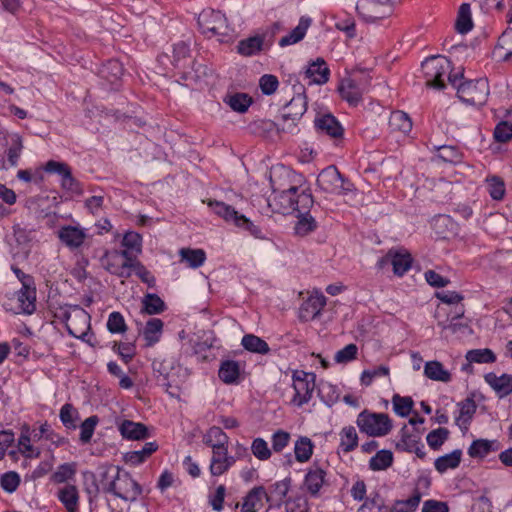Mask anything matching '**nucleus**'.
<instances>
[{
	"instance_id": "obj_1",
	"label": "nucleus",
	"mask_w": 512,
	"mask_h": 512,
	"mask_svg": "<svg viewBox=\"0 0 512 512\" xmlns=\"http://www.w3.org/2000/svg\"><path fill=\"white\" fill-rule=\"evenodd\" d=\"M280 176L288 175L289 171L284 168L275 169L271 173L270 182L273 189V195L269 199V206L274 211L282 214H289L297 211L307 212L313 206V198L305 190L299 191L296 186H288L279 183L276 179Z\"/></svg>"
},
{
	"instance_id": "obj_2",
	"label": "nucleus",
	"mask_w": 512,
	"mask_h": 512,
	"mask_svg": "<svg viewBox=\"0 0 512 512\" xmlns=\"http://www.w3.org/2000/svg\"><path fill=\"white\" fill-rule=\"evenodd\" d=\"M102 489L106 493L126 501L134 502L142 494V487L132 476L119 467H109L101 473Z\"/></svg>"
},
{
	"instance_id": "obj_3",
	"label": "nucleus",
	"mask_w": 512,
	"mask_h": 512,
	"mask_svg": "<svg viewBox=\"0 0 512 512\" xmlns=\"http://www.w3.org/2000/svg\"><path fill=\"white\" fill-rule=\"evenodd\" d=\"M451 70V62L441 55L427 58L422 63L426 86L438 90L445 87V79H448L452 86H456L458 75H452Z\"/></svg>"
},
{
	"instance_id": "obj_4",
	"label": "nucleus",
	"mask_w": 512,
	"mask_h": 512,
	"mask_svg": "<svg viewBox=\"0 0 512 512\" xmlns=\"http://www.w3.org/2000/svg\"><path fill=\"white\" fill-rule=\"evenodd\" d=\"M457 95L459 99L470 105H483L489 95V86L487 79L464 81L458 84L456 82Z\"/></svg>"
},
{
	"instance_id": "obj_5",
	"label": "nucleus",
	"mask_w": 512,
	"mask_h": 512,
	"mask_svg": "<svg viewBox=\"0 0 512 512\" xmlns=\"http://www.w3.org/2000/svg\"><path fill=\"white\" fill-rule=\"evenodd\" d=\"M317 185L324 192L338 195H346L353 189V185L333 165L320 172L317 178Z\"/></svg>"
},
{
	"instance_id": "obj_6",
	"label": "nucleus",
	"mask_w": 512,
	"mask_h": 512,
	"mask_svg": "<svg viewBox=\"0 0 512 512\" xmlns=\"http://www.w3.org/2000/svg\"><path fill=\"white\" fill-rule=\"evenodd\" d=\"M370 81L366 75L354 74L341 80L338 90L350 105L356 106L367 92Z\"/></svg>"
},
{
	"instance_id": "obj_7",
	"label": "nucleus",
	"mask_w": 512,
	"mask_h": 512,
	"mask_svg": "<svg viewBox=\"0 0 512 512\" xmlns=\"http://www.w3.org/2000/svg\"><path fill=\"white\" fill-rule=\"evenodd\" d=\"M357 425L361 432L370 436H384L392 428L391 421L387 414L369 413L363 411L358 415Z\"/></svg>"
},
{
	"instance_id": "obj_8",
	"label": "nucleus",
	"mask_w": 512,
	"mask_h": 512,
	"mask_svg": "<svg viewBox=\"0 0 512 512\" xmlns=\"http://www.w3.org/2000/svg\"><path fill=\"white\" fill-rule=\"evenodd\" d=\"M358 15L366 22H376L389 17L393 11L392 0H358Z\"/></svg>"
},
{
	"instance_id": "obj_9",
	"label": "nucleus",
	"mask_w": 512,
	"mask_h": 512,
	"mask_svg": "<svg viewBox=\"0 0 512 512\" xmlns=\"http://www.w3.org/2000/svg\"><path fill=\"white\" fill-rule=\"evenodd\" d=\"M315 379L316 376L314 373H308L302 370L293 372L292 385L295 391L294 397L291 400L293 405L301 407L311 400L315 389Z\"/></svg>"
},
{
	"instance_id": "obj_10",
	"label": "nucleus",
	"mask_w": 512,
	"mask_h": 512,
	"mask_svg": "<svg viewBox=\"0 0 512 512\" xmlns=\"http://www.w3.org/2000/svg\"><path fill=\"white\" fill-rule=\"evenodd\" d=\"M208 205L215 214L223 218L226 222L232 223L237 227L244 228L256 235L258 228L243 214H240L232 206L219 201H209Z\"/></svg>"
},
{
	"instance_id": "obj_11",
	"label": "nucleus",
	"mask_w": 512,
	"mask_h": 512,
	"mask_svg": "<svg viewBox=\"0 0 512 512\" xmlns=\"http://www.w3.org/2000/svg\"><path fill=\"white\" fill-rule=\"evenodd\" d=\"M198 25L203 34L211 37L227 34L225 16L220 11L204 10L198 16Z\"/></svg>"
},
{
	"instance_id": "obj_12",
	"label": "nucleus",
	"mask_w": 512,
	"mask_h": 512,
	"mask_svg": "<svg viewBox=\"0 0 512 512\" xmlns=\"http://www.w3.org/2000/svg\"><path fill=\"white\" fill-rule=\"evenodd\" d=\"M66 327L70 335L84 339L90 329V316L83 309H74L67 315Z\"/></svg>"
},
{
	"instance_id": "obj_13",
	"label": "nucleus",
	"mask_w": 512,
	"mask_h": 512,
	"mask_svg": "<svg viewBox=\"0 0 512 512\" xmlns=\"http://www.w3.org/2000/svg\"><path fill=\"white\" fill-rule=\"evenodd\" d=\"M57 236L61 243L68 247L70 250L79 249L88 238L86 230L79 225L62 226L58 230Z\"/></svg>"
},
{
	"instance_id": "obj_14",
	"label": "nucleus",
	"mask_w": 512,
	"mask_h": 512,
	"mask_svg": "<svg viewBox=\"0 0 512 512\" xmlns=\"http://www.w3.org/2000/svg\"><path fill=\"white\" fill-rule=\"evenodd\" d=\"M101 264L108 272L118 277L129 278L131 276L132 272L127 266L129 262L122 259L118 250L106 251L101 257Z\"/></svg>"
},
{
	"instance_id": "obj_15",
	"label": "nucleus",
	"mask_w": 512,
	"mask_h": 512,
	"mask_svg": "<svg viewBox=\"0 0 512 512\" xmlns=\"http://www.w3.org/2000/svg\"><path fill=\"white\" fill-rule=\"evenodd\" d=\"M326 305V297L315 292L311 294L301 305L299 309V318L302 321H310L318 317Z\"/></svg>"
},
{
	"instance_id": "obj_16",
	"label": "nucleus",
	"mask_w": 512,
	"mask_h": 512,
	"mask_svg": "<svg viewBox=\"0 0 512 512\" xmlns=\"http://www.w3.org/2000/svg\"><path fill=\"white\" fill-rule=\"evenodd\" d=\"M236 459L234 456H230L228 453V446L222 449L212 450V457L210 463V473L213 476H220L227 472L231 466L235 463Z\"/></svg>"
},
{
	"instance_id": "obj_17",
	"label": "nucleus",
	"mask_w": 512,
	"mask_h": 512,
	"mask_svg": "<svg viewBox=\"0 0 512 512\" xmlns=\"http://www.w3.org/2000/svg\"><path fill=\"white\" fill-rule=\"evenodd\" d=\"M411 263L412 259L409 254L389 251L386 256L379 260L378 265L382 268L385 265L391 264L394 274L402 276L410 269Z\"/></svg>"
},
{
	"instance_id": "obj_18",
	"label": "nucleus",
	"mask_w": 512,
	"mask_h": 512,
	"mask_svg": "<svg viewBox=\"0 0 512 512\" xmlns=\"http://www.w3.org/2000/svg\"><path fill=\"white\" fill-rule=\"evenodd\" d=\"M286 108L288 112L283 116L285 121L287 119H291L293 121L299 119L306 112L307 100L302 86L299 87V91L290 100Z\"/></svg>"
},
{
	"instance_id": "obj_19",
	"label": "nucleus",
	"mask_w": 512,
	"mask_h": 512,
	"mask_svg": "<svg viewBox=\"0 0 512 512\" xmlns=\"http://www.w3.org/2000/svg\"><path fill=\"white\" fill-rule=\"evenodd\" d=\"M316 128L332 138H340L343 128L338 120L331 114H325L315 119Z\"/></svg>"
},
{
	"instance_id": "obj_20",
	"label": "nucleus",
	"mask_w": 512,
	"mask_h": 512,
	"mask_svg": "<svg viewBox=\"0 0 512 512\" xmlns=\"http://www.w3.org/2000/svg\"><path fill=\"white\" fill-rule=\"evenodd\" d=\"M485 380L501 398L512 393V374L497 376L495 373H488Z\"/></svg>"
},
{
	"instance_id": "obj_21",
	"label": "nucleus",
	"mask_w": 512,
	"mask_h": 512,
	"mask_svg": "<svg viewBox=\"0 0 512 512\" xmlns=\"http://www.w3.org/2000/svg\"><path fill=\"white\" fill-rule=\"evenodd\" d=\"M312 20L309 17H301L298 25L286 36L279 40V46L286 47L300 42L306 35Z\"/></svg>"
},
{
	"instance_id": "obj_22",
	"label": "nucleus",
	"mask_w": 512,
	"mask_h": 512,
	"mask_svg": "<svg viewBox=\"0 0 512 512\" xmlns=\"http://www.w3.org/2000/svg\"><path fill=\"white\" fill-rule=\"evenodd\" d=\"M35 290L31 289L26 283L17 292L18 310L16 313L31 314L35 310Z\"/></svg>"
},
{
	"instance_id": "obj_23",
	"label": "nucleus",
	"mask_w": 512,
	"mask_h": 512,
	"mask_svg": "<svg viewBox=\"0 0 512 512\" xmlns=\"http://www.w3.org/2000/svg\"><path fill=\"white\" fill-rule=\"evenodd\" d=\"M264 45V36L255 35L238 42L237 52L245 57H250L260 53Z\"/></svg>"
},
{
	"instance_id": "obj_24",
	"label": "nucleus",
	"mask_w": 512,
	"mask_h": 512,
	"mask_svg": "<svg viewBox=\"0 0 512 512\" xmlns=\"http://www.w3.org/2000/svg\"><path fill=\"white\" fill-rule=\"evenodd\" d=\"M265 490L263 487H254L244 497V501L241 504V512H256L262 506V498L265 496ZM240 504L237 503L236 507Z\"/></svg>"
},
{
	"instance_id": "obj_25",
	"label": "nucleus",
	"mask_w": 512,
	"mask_h": 512,
	"mask_svg": "<svg viewBox=\"0 0 512 512\" xmlns=\"http://www.w3.org/2000/svg\"><path fill=\"white\" fill-rule=\"evenodd\" d=\"M329 74V68L322 58H318L305 71L306 77L316 84H325L329 79Z\"/></svg>"
},
{
	"instance_id": "obj_26",
	"label": "nucleus",
	"mask_w": 512,
	"mask_h": 512,
	"mask_svg": "<svg viewBox=\"0 0 512 512\" xmlns=\"http://www.w3.org/2000/svg\"><path fill=\"white\" fill-rule=\"evenodd\" d=\"M120 433L124 438L131 440H141L148 436L147 427L142 423H136L125 420L119 427Z\"/></svg>"
},
{
	"instance_id": "obj_27",
	"label": "nucleus",
	"mask_w": 512,
	"mask_h": 512,
	"mask_svg": "<svg viewBox=\"0 0 512 512\" xmlns=\"http://www.w3.org/2000/svg\"><path fill=\"white\" fill-rule=\"evenodd\" d=\"M228 440V436L217 426L209 428L203 436V443L211 447L212 450L227 447Z\"/></svg>"
},
{
	"instance_id": "obj_28",
	"label": "nucleus",
	"mask_w": 512,
	"mask_h": 512,
	"mask_svg": "<svg viewBox=\"0 0 512 512\" xmlns=\"http://www.w3.org/2000/svg\"><path fill=\"white\" fill-rule=\"evenodd\" d=\"M498 449L499 444L495 440L477 439L468 448V454L472 458H484L490 452Z\"/></svg>"
},
{
	"instance_id": "obj_29",
	"label": "nucleus",
	"mask_w": 512,
	"mask_h": 512,
	"mask_svg": "<svg viewBox=\"0 0 512 512\" xmlns=\"http://www.w3.org/2000/svg\"><path fill=\"white\" fill-rule=\"evenodd\" d=\"M58 498L67 512H78L79 494L76 486L66 485L58 491Z\"/></svg>"
},
{
	"instance_id": "obj_30",
	"label": "nucleus",
	"mask_w": 512,
	"mask_h": 512,
	"mask_svg": "<svg viewBox=\"0 0 512 512\" xmlns=\"http://www.w3.org/2000/svg\"><path fill=\"white\" fill-rule=\"evenodd\" d=\"M493 55L502 61H507L512 57V29L506 30L499 37Z\"/></svg>"
},
{
	"instance_id": "obj_31",
	"label": "nucleus",
	"mask_w": 512,
	"mask_h": 512,
	"mask_svg": "<svg viewBox=\"0 0 512 512\" xmlns=\"http://www.w3.org/2000/svg\"><path fill=\"white\" fill-rule=\"evenodd\" d=\"M325 475V471L318 466H313L308 470L304 484L312 495H316L319 492L324 483Z\"/></svg>"
},
{
	"instance_id": "obj_32",
	"label": "nucleus",
	"mask_w": 512,
	"mask_h": 512,
	"mask_svg": "<svg viewBox=\"0 0 512 512\" xmlns=\"http://www.w3.org/2000/svg\"><path fill=\"white\" fill-rule=\"evenodd\" d=\"M424 374L427 378L434 381L447 383L451 380L450 372L446 370L439 361L426 362L424 366Z\"/></svg>"
},
{
	"instance_id": "obj_33",
	"label": "nucleus",
	"mask_w": 512,
	"mask_h": 512,
	"mask_svg": "<svg viewBox=\"0 0 512 512\" xmlns=\"http://www.w3.org/2000/svg\"><path fill=\"white\" fill-rule=\"evenodd\" d=\"M462 458V451L456 449L449 454L438 457L435 460V469L439 473H445L448 469H455L459 466Z\"/></svg>"
},
{
	"instance_id": "obj_34",
	"label": "nucleus",
	"mask_w": 512,
	"mask_h": 512,
	"mask_svg": "<svg viewBox=\"0 0 512 512\" xmlns=\"http://www.w3.org/2000/svg\"><path fill=\"white\" fill-rule=\"evenodd\" d=\"M142 312L148 315L160 314L166 310L164 301L154 293H147L142 298Z\"/></svg>"
},
{
	"instance_id": "obj_35",
	"label": "nucleus",
	"mask_w": 512,
	"mask_h": 512,
	"mask_svg": "<svg viewBox=\"0 0 512 512\" xmlns=\"http://www.w3.org/2000/svg\"><path fill=\"white\" fill-rule=\"evenodd\" d=\"M163 331V321L158 318H151L146 323L143 336L148 346L156 344L161 337Z\"/></svg>"
},
{
	"instance_id": "obj_36",
	"label": "nucleus",
	"mask_w": 512,
	"mask_h": 512,
	"mask_svg": "<svg viewBox=\"0 0 512 512\" xmlns=\"http://www.w3.org/2000/svg\"><path fill=\"white\" fill-rule=\"evenodd\" d=\"M158 449V445L156 442H147L143 446L141 450H135L127 452L124 456L126 463L131 465H139L142 463L147 457H149L153 452Z\"/></svg>"
},
{
	"instance_id": "obj_37",
	"label": "nucleus",
	"mask_w": 512,
	"mask_h": 512,
	"mask_svg": "<svg viewBox=\"0 0 512 512\" xmlns=\"http://www.w3.org/2000/svg\"><path fill=\"white\" fill-rule=\"evenodd\" d=\"M389 127L392 131H399L404 134L412 129V121L407 113L403 111H394L389 118Z\"/></svg>"
},
{
	"instance_id": "obj_38",
	"label": "nucleus",
	"mask_w": 512,
	"mask_h": 512,
	"mask_svg": "<svg viewBox=\"0 0 512 512\" xmlns=\"http://www.w3.org/2000/svg\"><path fill=\"white\" fill-rule=\"evenodd\" d=\"M224 102L235 112L244 113L252 104V98L245 93L227 95Z\"/></svg>"
},
{
	"instance_id": "obj_39",
	"label": "nucleus",
	"mask_w": 512,
	"mask_h": 512,
	"mask_svg": "<svg viewBox=\"0 0 512 512\" xmlns=\"http://www.w3.org/2000/svg\"><path fill=\"white\" fill-rule=\"evenodd\" d=\"M308 210L307 212L304 211H297V218L298 221L295 225V232L297 235L305 236L316 229V221L315 219L309 214Z\"/></svg>"
},
{
	"instance_id": "obj_40",
	"label": "nucleus",
	"mask_w": 512,
	"mask_h": 512,
	"mask_svg": "<svg viewBox=\"0 0 512 512\" xmlns=\"http://www.w3.org/2000/svg\"><path fill=\"white\" fill-rule=\"evenodd\" d=\"M99 73L102 78L114 83L123 75V66L118 60L112 59L102 66Z\"/></svg>"
},
{
	"instance_id": "obj_41",
	"label": "nucleus",
	"mask_w": 512,
	"mask_h": 512,
	"mask_svg": "<svg viewBox=\"0 0 512 512\" xmlns=\"http://www.w3.org/2000/svg\"><path fill=\"white\" fill-rule=\"evenodd\" d=\"M476 412V404L474 400L467 398L459 403V416L456 419L457 424L460 427L467 428L470 420Z\"/></svg>"
},
{
	"instance_id": "obj_42",
	"label": "nucleus",
	"mask_w": 512,
	"mask_h": 512,
	"mask_svg": "<svg viewBox=\"0 0 512 512\" xmlns=\"http://www.w3.org/2000/svg\"><path fill=\"white\" fill-rule=\"evenodd\" d=\"M393 463V453L390 450L378 451L369 461V468L373 471L388 469Z\"/></svg>"
},
{
	"instance_id": "obj_43",
	"label": "nucleus",
	"mask_w": 512,
	"mask_h": 512,
	"mask_svg": "<svg viewBox=\"0 0 512 512\" xmlns=\"http://www.w3.org/2000/svg\"><path fill=\"white\" fill-rule=\"evenodd\" d=\"M241 344L243 347L253 353L267 354L269 352L268 344L260 337L247 334L242 338Z\"/></svg>"
},
{
	"instance_id": "obj_44",
	"label": "nucleus",
	"mask_w": 512,
	"mask_h": 512,
	"mask_svg": "<svg viewBox=\"0 0 512 512\" xmlns=\"http://www.w3.org/2000/svg\"><path fill=\"white\" fill-rule=\"evenodd\" d=\"M487 191L492 199L502 200L505 195L504 180L496 175H490L485 180Z\"/></svg>"
},
{
	"instance_id": "obj_45",
	"label": "nucleus",
	"mask_w": 512,
	"mask_h": 512,
	"mask_svg": "<svg viewBox=\"0 0 512 512\" xmlns=\"http://www.w3.org/2000/svg\"><path fill=\"white\" fill-rule=\"evenodd\" d=\"M473 27L472 19H471V12H470V6L467 3H464L460 6L458 17L456 21V30L461 33L465 34L469 32Z\"/></svg>"
},
{
	"instance_id": "obj_46",
	"label": "nucleus",
	"mask_w": 512,
	"mask_h": 512,
	"mask_svg": "<svg viewBox=\"0 0 512 512\" xmlns=\"http://www.w3.org/2000/svg\"><path fill=\"white\" fill-rule=\"evenodd\" d=\"M295 458L299 462L308 461L313 453V443L307 437H301L295 443L294 447Z\"/></svg>"
},
{
	"instance_id": "obj_47",
	"label": "nucleus",
	"mask_w": 512,
	"mask_h": 512,
	"mask_svg": "<svg viewBox=\"0 0 512 512\" xmlns=\"http://www.w3.org/2000/svg\"><path fill=\"white\" fill-rule=\"evenodd\" d=\"M180 256L182 260L188 262L191 268L202 266L206 259V254L202 249L183 248L180 250Z\"/></svg>"
},
{
	"instance_id": "obj_48",
	"label": "nucleus",
	"mask_w": 512,
	"mask_h": 512,
	"mask_svg": "<svg viewBox=\"0 0 512 512\" xmlns=\"http://www.w3.org/2000/svg\"><path fill=\"white\" fill-rule=\"evenodd\" d=\"M60 420L68 429H75L79 420V413L72 404L66 403L60 410Z\"/></svg>"
},
{
	"instance_id": "obj_49",
	"label": "nucleus",
	"mask_w": 512,
	"mask_h": 512,
	"mask_svg": "<svg viewBox=\"0 0 512 512\" xmlns=\"http://www.w3.org/2000/svg\"><path fill=\"white\" fill-rule=\"evenodd\" d=\"M239 376V366L234 361L222 363L219 369V378L225 383H233Z\"/></svg>"
},
{
	"instance_id": "obj_50",
	"label": "nucleus",
	"mask_w": 512,
	"mask_h": 512,
	"mask_svg": "<svg viewBox=\"0 0 512 512\" xmlns=\"http://www.w3.org/2000/svg\"><path fill=\"white\" fill-rule=\"evenodd\" d=\"M341 447L344 452H350L354 450L358 445V436L356 429L352 426L346 427L342 430L341 434Z\"/></svg>"
},
{
	"instance_id": "obj_51",
	"label": "nucleus",
	"mask_w": 512,
	"mask_h": 512,
	"mask_svg": "<svg viewBox=\"0 0 512 512\" xmlns=\"http://www.w3.org/2000/svg\"><path fill=\"white\" fill-rule=\"evenodd\" d=\"M466 359L469 362L493 363L496 360V356L493 351L488 348L473 349L467 352Z\"/></svg>"
},
{
	"instance_id": "obj_52",
	"label": "nucleus",
	"mask_w": 512,
	"mask_h": 512,
	"mask_svg": "<svg viewBox=\"0 0 512 512\" xmlns=\"http://www.w3.org/2000/svg\"><path fill=\"white\" fill-rule=\"evenodd\" d=\"M76 473L75 463H65L60 465L53 473L52 479L55 483H64L73 478Z\"/></svg>"
},
{
	"instance_id": "obj_53",
	"label": "nucleus",
	"mask_w": 512,
	"mask_h": 512,
	"mask_svg": "<svg viewBox=\"0 0 512 512\" xmlns=\"http://www.w3.org/2000/svg\"><path fill=\"white\" fill-rule=\"evenodd\" d=\"M392 403L395 413L401 417L408 416L413 407V400L410 397H401L400 395H394Z\"/></svg>"
},
{
	"instance_id": "obj_54",
	"label": "nucleus",
	"mask_w": 512,
	"mask_h": 512,
	"mask_svg": "<svg viewBox=\"0 0 512 512\" xmlns=\"http://www.w3.org/2000/svg\"><path fill=\"white\" fill-rule=\"evenodd\" d=\"M28 432V429L22 432L19 438V450L25 457L36 458L40 455V451L30 444L32 438L28 435Z\"/></svg>"
},
{
	"instance_id": "obj_55",
	"label": "nucleus",
	"mask_w": 512,
	"mask_h": 512,
	"mask_svg": "<svg viewBox=\"0 0 512 512\" xmlns=\"http://www.w3.org/2000/svg\"><path fill=\"white\" fill-rule=\"evenodd\" d=\"M98 417L97 416H90L87 419L84 420V422L80 426V441L83 444L89 443L96 425L98 424Z\"/></svg>"
},
{
	"instance_id": "obj_56",
	"label": "nucleus",
	"mask_w": 512,
	"mask_h": 512,
	"mask_svg": "<svg viewBox=\"0 0 512 512\" xmlns=\"http://www.w3.org/2000/svg\"><path fill=\"white\" fill-rule=\"evenodd\" d=\"M190 57V49L185 42L176 43L172 51V63L174 66H181Z\"/></svg>"
},
{
	"instance_id": "obj_57",
	"label": "nucleus",
	"mask_w": 512,
	"mask_h": 512,
	"mask_svg": "<svg viewBox=\"0 0 512 512\" xmlns=\"http://www.w3.org/2000/svg\"><path fill=\"white\" fill-rule=\"evenodd\" d=\"M484 7L487 11L496 10L498 12L508 7L506 20L508 23L512 22V0H484Z\"/></svg>"
},
{
	"instance_id": "obj_58",
	"label": "nucleus",
	"mask_w": 512,
	"mask_h": 512,
	"mask_svg": "<svg viewBox=\"0 0 512 512\" xmlns=\"http://www.w3.org/2000/svg\"><path fill=\"white\" fill-rule=\"evenodd\" d=\"M358 354V347L351 343L346 345L343 349L336 352L334 360L336 363L345 364L356 359Z\"/></svg>"
},
{
	"instance_id": "obj_59",
	"label": "nucleus",
	"mask_w": 512,
	"mask_h": 512,
	"mask_svg": "<svg viewBox=\"0 0 512 512\" xmlns=\"http://www.w3.org/2000/svg\"><path fill=\"white\" fill-rule=\"evenodd\" d=\"M84 487L85 491L89 495V501L91 502L96 498L100 492V486L97 482L96 475L93 472H84Z\"/></svg>"
},
{
	"instance_id": "obj_60",
	"label": "nucleus",
	"mask_w": 512,
	"mask_h": 512,
	"mask_svg": "<svg viewBox=\"0 0 512 512\" xmlns=\"http://www.w3.org/2000/svg\"><path fill=\"white\" fill-rule=\"evenodd\" d=\"M251 451L253 455L261 461L268 460L271 456V450L269 449L267 442L262 438H256L253 440Z\"/></svg>"
},
{
	"instance_id": "obj_61",
	"label": "nucleus",
	"mask_w": 512,
	"mask_h": 512,
	"mask_svg": "<svg viewBox=\"0 0 512 512\" xmlns=\"http://www.w3.org/2000/svg\"><path fill=\"white\" fill-rule=\"evenodd\" d=\"M107 328L111 333H123L127 326L124 317L120 312H112L107 321Z\"/></svg>"
},
{
	"instance_id": "obj_62",
	"label": "nucleus",
	"mask_w": 512,
	"mask_h": 512,
	"mask_svg": "<svg viewBox=\"0 0 512 512\" xmlns=\"http://www.w3.org/2000/svg\"><path fill=\"white\" fill-rule=\"evenodd\" d=\"M447 437H448V430L445 428H438L436 430L431 431L427 435L426 440H427L428 445L432 449L437 450L445 442Z\"/></svg>"
},
{
	"instance_id": "obj_63",
	"label": "nucleus",
	"mask_w": 512,
	"mask_h": 512,
	"mask_svg": "<svg viewBox=\"0 0 512 512\" xmlns=\"http://www.w3.org/2000/svg\"><path fill=\"white\" fill-rule=\"evenodd\" d=\"M279 86V81L276 76L272 74H265L259 80V87L263 94L272 95L276 92Z\"/></svg>"
},
{
	"instance_id": "obj_64",
	"label": "nucleus",
	"mask_w": 512,
	"mask_h": 512,
	"mask_svg": "<svg viewBox=\"0 0 512 512\" xmlns=\"http://www.w3.org/2000/svg\"><path fill=\"white\" fill-rule=\"evenodd\" d=\"M0 484L8 493L14 492L20 484V477L16 472H6L1 476Z\"/></svg>"
}]
</instances>
